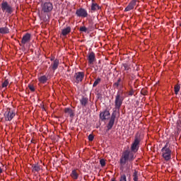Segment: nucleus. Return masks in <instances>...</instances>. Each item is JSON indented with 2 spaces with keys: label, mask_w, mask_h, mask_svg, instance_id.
Masks as SVG:
<instances>
[{
  "label": "nucleus",
  "mask_w": 181,
  "mask_h": 181,
  "mask_svg": "<svg viewBox=\"0 0 181 181\" xmlns=\"http://www.w3.org/2000/svg\"><path fill=\"white\" fill-rule=\"evenodd\" d=\"M135 159V153L129 150H125L120 158L121 166H125L127 162H132Z\"/></svg>",
  "instance_id": "nucleus-1"
},
{
  "label": "nucleus",
  "mask_w": 181,
  "mask_h": 181,
  "mask_svg": "<svg viewBox=\"0 0 181 181\" xmlns=\"http://www.w3.org/2000/svg\"><path fill=\"white\" fill-rule=\"evenodd\" d=\"M124 100H125L124 90H118L115 98V108H113V110H117V111H119V110H121V107H122Z\"/></svg>",
  "instance_id": "nucleus-2"
},
{
  "label": "nucleus",
  "mask_w": 181,
  "mask_h": 181,
  "mask_svg": "<svg viewBox=\"0 0 181 181\" xmlns=\"http://www.w3.org/2000/svg\"><path fill=\"white\" fill-rule=\"evenodd\" d=\"M162 156L166 161L172 159V150H170V144L169 141L166 142L165 145L161 149Z\"/></svg>",
  "instance_id": "nucleus-3"
},
{
  "label": "nucleus",
  "mask_w": 181,
  "mask_h": 181,
  "mask_svg": "<svg viewBox=\"0 0 181 181\" xmlns=\"http://www.w3.org/2000/svg\"><path fill=\"white\" fill-rule=\"evenodd\" d=\"M84 76L85 74L83 71L76 72L72 78L74 84H80L84 80Z\"/></svg>",
  "instance_id": "nucleus-4"
},
{
  "label": "nucleus",
  "mask_w": 181,
  "mask_h": 181,
  "mask_svg": "<svg viewBox=\"0 0 181 181\" xmlns=\"http://www.w3.org/2000/svg\"><path fill=\"white\" fill-rule=\"evenodd\" d=\"M41 9L44 13H49L53 11V4L50 1L42 3Z\"/></svg>",
  "instance_id": "nucleus-5"
},
{
  "label": "nucleus",
  "mask_w": 181,
  "mask_h": 181,
  "mask_svg": "<svg viewBox=\"0 0 181 181\" xmlns=\"http://www.w3.org/2000/svg\"><path fill=\"white\" fill-rule=\"evenodd\" d=\"M117 110H113V112L112 113L110 119L107 125V131H110L114 127V124H115V119L117 118Z\"/></svg>",
  "instance_id": "nucleus-6"
},
{
  "label": "nucleus",
  "mask_w": 181,
  "mask_h": 181,
  "mask_svg": "<svg viewBox=\"0 0 181 181\" xmlns=\"http://www.w3.org/2000/svg\"><path fill=\"white\" fill-rule=\"evenodd\" d=\"M15 115V112L12 109L7 108L4 112V119L5 121H11V119H13Z\"/></svg>",
  "instance_id": "nucleus-7"
},
{
  "label": "nucleus",
  "mask_w": 181,
  "mask_h": 181,
  "mask_svg": "<svg viewBox=\"0 0 181 181\" xmlns=\"http://www.w3.org/2000/svg\"><path fill=\"white\" fill-rule=\"evenodd\" d=\"M140 142H141V139L138 136H136L134 142L132 144V146H131L132 152L134 153H136V152H138V151L139 150Z\"/></svg>",
  "instance_id": "nucleus-8"
},
{
  "label": "nucleus",
  "mask_w": 181,
  "mask_h": 181,
  "mask_svg": "<svg viewBox=\"0 0 181 181\" xmlns=\"http://www.w3.org/2000/svg\"><path fill=\"white\" fill-rule=\"evenodd\" d=\"M1 11L3 12H6V13H12L13 10L12 9V6H11L6 1H3L1 3Z\"/></svg>",
  "instance_id": "nucleus-9"
},
{
  "label": "nucleus",
  "mask_w": 181,
  "mask_h": 181,
  "mask_svg": "<svg viewBox=\"0 0 181 181\" xmlns=\"http://www.w3.org/2000/svg\"><path fill=\"white\" fill-rule=\"evenodd\" d=\"M76 15L78 18H87L88 16V12H87L86 8H80L76 10Z\"/></svg>",
  "instance_id": "nucleus-10"
},
{
  "label": "nucleus",
  "mask_w": 181,
  "mask_h": 181,
  "mask_svg": "<svg viewBox=\"0 0 181 181\" xmlns=\"http://www.w3.org/2000/svg\"><path fill=\"white\" fill-rule=\"evenodd\" d=\"M88 64H94L95 62V54L93 52H89L86 56Z\"/></svg>",
  "instance_id": "nucleus-11"
},
{
  "label": "nucleus",
  "mask_w": 181,
  "mask_h": 181,
  "mask_svg": "<svg viewBox=\"0 0 181 181\" xmlns=\"http://www.w3.org/2000/svg\"><path fill=\"white\" fill-rule=\"evenodd\" d=\"M136 2H138L137 0L131 1V2L125 8L124 12H129V11H132V9H134L135 6H136Z\"/></svg>",
  "instance_id": "nucleus-12"
},
{
  "label": "nucleus",
  "mask_w": 181,
  "mask_h": 181,
  "mask_svg": "<svg viewBox=\"0 0 181 181\" xmlns=\"http://www.w3.org/2000/svg\"><path fill=\"white\" fill-rule=\"evenodd\" d=\"M110 111L105 110L104 112H100V118L102 119V121H105V119H108L110 118Z\"/></svg>",
  "instance_id": "nucleus-13"
},
{
  "label": "nucleus",
  "mask_w": 181,
  "mask_h": 181,
  "mask_svg": "<svg viewBox=\"0 0 181 181\" xmlns=\"http://www.w3.org/2000/svg\"><path fill=\"white\" fill-rule=\"evenodd\" d=\"M64 112L66 117H70V118H73L74 117V110L70 107L65 108Z\"/></svg>",
  "instance_id": "nucleus-14"
},
{
  "label": "nucleus",
  "mask_w": 181,
  "mask_h": 181,
  "mask_svg": "<svg viewBox=\"0 0 181 181\" xmlns=\"http://www.w3.org/2000/svg\"><path fill=\"white\" fill-rule=\"evenodd\" d=\"M31 35L30 33H26L25 35L23 36L21 40L22 45H26V43H29L30 42Z\"/></svg>",
  "instance_id": "nucleus-15"
},
{
  "label": "nucleus",
  "mask_w": 181,
  "mask_h": 181,
  "mask_svg": "<svg viewBox=\"0 0 181 181\" xmlns=\"http://www.w3.org/2000/svg\"><path fill=\"white\" fill-rule=\"evenodd\" d=\"M59 63L60 62L59 59H57L54 60V62L51 64V69H52V70L55 71V70H57V69L59 68Z\"/></svg>",
  "instance_id": "nucleus-16"
},
{
  "label": "nucleus",
  "mask_w": 181,
  "mask_h": 181,
  "mask_svg": "<svg viewBox=\"0 0 181 181\" xmlns=\"http://www.w3.org/2000/svg\"><path fill=\"white\" fill-rule=\"evenodd\" d=\"M70 32H71V27L67 26L66 28L62 30V36H67Z\"/></svg>",
  "instance_id": "nucleus-17"
},
{
  "label": "nucleus",
  "mask_w": 181,
  "mask_h": 181,
  "mask_svg": "<svg viewBox=\"0 0 181 181\" xmlns=\"http://www.w3.org/2000/svg\"><path fill=\"white\" fill-rule=\"evenodd\" d=\"M90 9L92 12H95L97 11H99V9H101V7L96 3L93 2L91 4Z\"/></svg>",
  "instance_id": "nucleus-18"
},
{
  "label": "nucleus",
  "mask_w": 181,
  "mask_h": 181,
  "mask_svg": "<svg viewBox=\"0 0 181 181\" xmlns=\"http://www.w3.org/2000/svg\"><path fill=\"white\" fill-rule=\"evenodd\" d=\"M1 35H8L9 33V28L8 27H1L0 28Z\"/></svg>",
  "instance_id": "nucleus-19"
},
{
  "label": "nucleus",
  "mask_w": 181,
  "mask_h": 181,
  "mask_svg": "<svg viewBox=\"0 0 181 181\" xmlns=\"http://www.w3.org/2000/svg\"><path fill=\"white\" fill-rule=\"evenodd\" d=\"M80 103L81 104V105L83 107H86V105H87V104H88V98H84L83 97L81 100H80Z\"/></svg>",
  "instance_id": "nucleus-20"
},
{
  "label": "nucleus",
  "mask_w": 181,
  "mask_h": 181,
  "mask_svg": "<svg viewBox=\"0 0 181 181\" xmlns=\"http://www.w3.org/2000/svg\"><path fill=\"white\" fill-rule=\"evenodd\" d=\"M40 165L39 164H34L32 166V172H40Z\"/></svg>",
  "instance_id": "nucleus-21"
},
{
  "label": "nucleus",
  "mask_w": 181,
  "mask_h": 181,
  "mask_svg": "<svg viewBox=\"0 0 181 181\" xmlns=\"http://www.w3.org/2000/svg\"><path fill=\"white\" fill-rule=\"evenodd\" d=\"M71 177L74 179V180H77L78 179V174L76 170H73L71 173Z\"/></svg>",
  "instance_id": "nucleus-22"
},
{
  "label": "nucleus",
  "mask_w": 181,
  "mask_h": 181,
  "mask_svg": "<svg viewBox=\"0 0 181 181\" xmlns=\"http://www.w3.org/2000/svg\"><path fill=\"white\" fill-rule=\"evenodd\" d=\"M40 83L45 84L47 81V77L46 76H42L38 78Z\"/></svg>",
  "instance_id": "nucleus-23"
},
{
  "label": "nucleus",
  "mask_w": 181,
  "mask_h": 181,
  "mask_svg": "<svg viewBox=\"0 0 181 181\" xmlns=\"http://www.w3.org/2000/svg\"><path fill=\"white\" fill-rule=\"evenodd\" d=\"M119 86H121V78H119L117 81L113 83V88H119Z\"/></svg>",
  "instance_id": "nucleus-24"
},
{
  "label": "nucleus",
  "mask_w": 181,
  "mask_h": 181,
  "mask_svg": "<svg viewBox=\"0 0 181 181\" xmlns=\"http://www.w3.org/2000/svg\"><path fill=\"white\" fill-rule=\"evenodd\" d=\"M174 90H175V94L177 95V94H179V91H180V85L176 84L174 87Z\"/></svg>",
  "instance_id": "nucleus-25"
},
{
  "label": "nucleus",
  "mask_w": 181,
  "mask_h": 181,
  "mask_svg": "<svg viewBox=\"0 0 181 181\" xmlns=\"http://www.w3.org/2000/svg\"><path fill=\"white\" fill-rule=\"evenodd\" d=\"M122 69H123L125 71H128L130 67L129 65H128V64H122Z\"/></svg>",
  "instance_id": "nucleus-26"
},
{
  "label": "nucleus",
  "mask_w": 181,
  "mask_h": 181,
  "mask_svg": "<svg viewBox=\"0 0 181 181\" xmlns=\"http://www.w3.org/2000/svg\"><path fill=\"white\" fill-rule=\"evenodd\" d=\"M100 83H101V79H100V78H98L93 83V87H97V86H98V84H100Z\"/></svg>",
  "instance_id": "nucleus-27"
},
{
  "label": "nucleus",
  "mask_w": 181,
  "mask_h": 181,
  "mask_svg": "<svg viewBox=\"0 0 181 181\" xmlns=\"http://www.w3.org/2000/svg\"><path fill=\"white\" fill-rule=\"evenodd\" d=\"M9 86V81L8 79H6L3 83H2V88H5Z\"/></svg>",
  "instance_id": "nucleus-28"
},
{
  "label": "nucleus",
  "mask_w": 181,
  "mask_h": 181,
  "mask_svg": "<svg viewBox=\"0 0 181 181\" xmlns=\"http://www.w3.org/2000/svg\"><path fill=\"white\" fill-rule=\"evenodd\" d=\"M87 30H88V28H87L86 26H81L79 28V32H84L85 33H87Z\"/></svg>",
  "instance_id": "nucleus-29"
},
{
  "label": "nucleus",
  "mask_w": 181,
  "mask_h": 181,
  "mask_svg": "<svg viewBox=\"0 0 181 181\" xmlns=\"http://www.w3.org/2000/svg\"><path fill=\"white\" fill-rule=\"evenodd\" d=\"M133 180L138 181V171L135 170L133 174Z\"/></svg>",
  "instance_id": "nucleus-30"
},
{
  "label": "nucleus",
  "mask_w": 181,
  "mask_h": 181,
  "mask_svg": "<svg viewBox=\"0 0 181 181\" xmlns=\"http://www.w3.org/2000/svg\"><path fill=\"white\" fill-rule=\"evenodd\" d=\"M119 181H127V175L125 174H122L120 175Z\"/></svg>",
  "instance_id": "nucleus-31"
},
{
  "label": "nucleus",
  "mask_w": 181,
  "mask_h": 181,
  "mask_svg": "<svg viewBox=\"0 0 181 181\" xmlns=\"http://www.w3.org/2000/svg\"><path fill=\"white\" fill-rule=\"evenodd\" d=\"M100 164L102 166V168H104V166H105V159H100Z\"/></svg>",
  "instance_id": "nucleus-32"
},
{
  "label": "nucleus",
  "mask_w": 181,
  "mask_h": 181,
  "mask_svg": "<svg viewBox=\"0 0 181 181\" xmlns=\"http://www.w3.org/2000/svg\"><path fill=\"white\" fill-rule=\"evenodd\" d=\"M134 89H133V88H131L130 90H129V93H128V95H129V97H132V95H134Z\"/></svg>",
  "instance_id": "nucleus-33"
},
{
  "label": "nucleus",
  "mask_w": 181,
  "mask_h": 181,
  "mask_svg": "<svg viewBox=\"0 0 181 181\" xmlns=\"http://www.w3.org/2000/svg\"><path fill=\"white\" fill-rule=\"evenodd\" d=\"M88 141H94V135L89 134V136H88Z\"/></svg>",
  "instance_id": "nucleus-34"
},
{
  "label": "nucleus",
  "mask_w": 181,
  "mask_h": 181,
  "mask_svg": "<svg viewBox=\"0 0 181 181\" xmlns=\"http://www.w3.org/2000/svg\"><path fill=\"white\" fill-rule=\"evenodd\" d=\"M28 88H30V91H35V86L33 85H29Z\"/></svg>",
  "instance_id": "nucleus-35"
},
{
  "label": "nucleus",
  "mask_w": 181,
  "mask_h": 181,
  "mask_svg": "<svg viewBox=\"0 0 181 181\" xmlns=\"http://www.w3.org/2000/svg\"><path fill=\"white\" fill-rule=\"evenodd\" d=\"M3 170H2V168H1L0 167V173H2Z\"/></svg>",
  "instance_id": "nucleus-36"
},
{
  "label": "nucleus",
  "mask_w": 181,
  "mask_h": 181,
  "mask_svg": "<svg viewBox=\"0 0 181 181\" xmlns=\"http://www.w3.org/2000/svg\"><path fill=\"white\" fill-rule=\"evenodd\" d=\"M111 181H115V178H112Z\"/></svg>",
  "instance_id": "nucleus-37"
},
{
  "label": "nucleus",
  "mask_w": 181,
  "mask_h": 181,
  "mask_svg": "<svg viewBox=\"0 0 181 181\" xmlns=\"http://www.w3.org/2000/svg\"><path fill=\"white\" fill-rule=\"evenodd\" d=\"M51 62H53V59H51Z\"/></svg>",
  "instance_id": "nucleus-38"
},
{
  "label": "nucleus",
  "mask_w": 181,
  "mask_h": 181,
  "mask_svg": "<svg viewBox=\"0 0 181 181\" xmlns=\"http://www.w3.org/2000/svg\"><path fill=\"white\" fill-rule=\"evenodd\" d=\"M92 2H94V0H92Z\"/></svg>",
  "instance_id": "nucleus-39"
},
{
  "label": "nucleus",
  "mask_w": 181,
  "mask_h": 181,
  "mask_svg": "<svg viewBox=\"0 0 181 181\" xmlns=\"http://www.w3.org/2000/svg\"><path fill=\"white\" fill-rule=\"evenodd\" d=\"M180 26H181V24H180Z\"/></svg>",
  "instance_id": "nucleus-40"
}]
</instances>
